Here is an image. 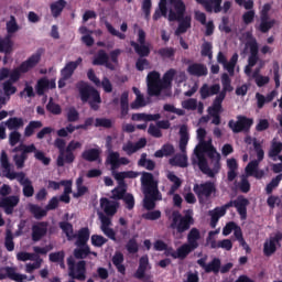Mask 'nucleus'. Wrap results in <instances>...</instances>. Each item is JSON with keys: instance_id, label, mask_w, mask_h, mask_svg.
I'll return each mask as SVG.
<instances>
[{"instance_id": "20e7f679", "label": "nucleus", "mask_w": 282, "mask_h": 282, "mask_svg": "<svg viewBox=\"0 0 282 282\" xmlns=\"http://www.w3.org/2000/svg\"><path fill=\"white\" fill-rule=\"evenodd\" d=\"M77 89L82 102H88L93 111H98V109H100V102H102V99L100 98V93L96 88L89 86L87 82H79L77 84Z\"/></svg>"}, {"instance_id": "dca6fc26", "label": "nucleus", "mask_w": 282, "mask_h": 282, "mask_svg": "<svg viewBox=\"0 0 282 282\" xmlns=\"http://www.w3.org/2000/svg\"><path fill=\"white\" fill-rule=\"evenodd\" d=\"M259 164H261V162L250 161L245 169L246 174L256 180H263V177H265V171L259 170Z\"/></svg>"}, {"instance_id": "412c9836", "label": "nucleus", "mask_w": 282, "mask_h": 282, "mask_svg": "<svg viewBox=\"0 0 282 282\" xmlns=\"http://www.w3.org/2000/svg\"><path fill=\"white\" fill-rule=\"evenodd\" d=\"M19 196H7L0 200V207L4 208L7 215H12L14 207L19 206Z\"/></svg>"}, {"instance_id": "cd10ccee", "label": "nucleus", "mask_w": 282, "mask_h": 282, "mask_svg": "<svg viewBox=\"0 0 282 282\" xmlns=\"http://www.w3.org/2000/svg\"><path fill=\"white\" fill-rule=\"evenodd\" d=\"M210 217V227L217 228V224H219V219L226 215V208L224 206L216 207L208 213Z\"/></svg>"}, {"instance_id": "bb28decb", "label": "nucleus", "mask_w": 282, "mask_h": 282, "mask_svg": "<svg viewBox=\"0 0 282 282\" xmlns=\"http://www.w3.org/2000/svg\"><path fill=\"white\" fill-rule=\"evenodd\" d=\"M149 268V256H142L139 259V267L134 273V279H139V281H142L147 274V270Z\"/></svg>"}, {"instance_id": "a878e982", "label": "nucleus", "mask_w": 282, "mask_h": 282, "mask_svg": "<svg viewBox=\"0 0 282 282\" xmlns=\"http://www.w3.org/2000/svg\"><path fill=\"white\" fill-rule=\"evenodd\" d=\"M207 156L209 158V160H212V164H214L213 167V173H214V177L215 175H217V173H219V169H221V164L219 163L221 160V155L219 153H217V150L214 148H212L209 151L206 152Z\"/></svg>"}, {"instance_id": "13d9d810", "label": "nucleus", "mask_w": 282, "mask_h": 282, "mask_svg": "<svg viewBox=\"0 0 282 282\" xmlns=\"http://www.w3.org/2000/svg\"><path fill=\"white\" fill-rule=\"evenodd\" d=\"M4 248H7L8 252H12L14 250V236L11 230H7Z\"/></svg>"}, {"instance_id": "f3484780", "label": "nucleus", "mask_w": 282, "mask_h": 282, "mask_svg": "<svg viewBox=\"0 0 282 282\" xmlns=\"http://www.w3.org/2000/svg\"><path fill=\"white\" fill-rule=\"evenodd\" d=\"M196 3H199V6H203V8L207 11V12H215V14H219V12H221L223 8H221V2L224 0H195Z\"/></svg>"}, {"instance_id": "2f4dec72", "label": "nucleus", "mask_w": 282, "mask_h": 282, "mask_svg": "<svg viewBox=\"0 0 282 282\" xmlns=\"http://www.w3.org/2000/svg\"><path fill=\"white\" fill-rule=\"evenodd\" d=\"M130 45L133 47L135 54H138L140 58H147V56L151 54V48L147 46V44H139L135 41H131Z\"/></svg>"}, {"instance_id": "6e6d98bb", "label": "nucleus", "mask_w": 282, "mask_h": 282, "mask_svg": "<svg viewBox=\"0 0 282 282\" xmlns=\"http://www.w3.org/2000/svg\"><path fill=\"white\" fill-rule=\"evenodd\" d=\"M126 250L129 252V254H137V252H139V250H140L138 240H135V238L129 239L126 245Z\"/></svg>"}, {"instance_id": "58836bf2", "label": "nucleus", "mask_w": 282, "mask_h": 282, "mask_svg": "<svg viewBox=\"0 0 282 282\" xmlns=\"http://www.w3.org/2000/svg\"><path fill=\"white\" fill-rule=\"evenodd\" d=\"M54 147L58 149L59 154L57 156L56 164L57 166H63V153H65V139L57 138L54 141Z\"/></svg>"}, {"instance_id": "bf43d9fd", "label": "nucleus", "mask_w": 282, "mask_h": 282, "mask_svg": "<svg viewBox=\"0 0 282 282\" xmlns=\"http://www.w3.org/2000/svg\"><path fill=\"white\" fill-rule=\"evenodd\" d=\"M161 58H175V48L173 47H162L158 51Z\"/></svg>"}, {"instance_id": "774afa93", "label": "nucleus", "mask_w": 282, "mask_h": 282, "mask_svg": "<svg viewBox=\"0 0 282 282\" xmlns=\"http://www.w3.org/2000/svg\"><path fill=\"white\" fill-rule=\"evenodd\" d=\"M22 186V193L24 197H32L34 195V186L32 185V181H26Z\"/></svg>"}, {"instance_id": "79ce46f5", "label": "nucleus", "mask_w": 282, "mask_h": 282, "mask_svg": "<svg viewBox=\"0 0 282 282\" xmlns=\"http://www.w3.org/2000/svg\"><path fill=\"white\" fill-rule=\"evenodd\" d=\"M220 268H221V260H219V258H214L205 267V272H206V274H210V272H214V274H219Z\"/></svg>"}, {"instance_id": "69168bd1", "label": "nucleus", "mask_w": 282, "mask_h": 282, "mask_svg": "<svg viewBox=\"0 0 282 282\" xmlns=\"http://www.w3.org/2000/svg\"><path fill=\"white\" fill-rule=\"evenodd\" d=\"M51 263H59V261H65V251L52 252L48 254Z\"/></svg>"}, {"instance_id": "0e129e2a", "label": "nucleus", "mask_w": 282, "mask_h": 282, "mask_svg": "<svg viewBox=\"0 0 282 282\" xmlns=\"http://www.w3.org/2000/svg\"><path fill=\"white\" fill-rule=\"evenodd\" d=\"M67 122H78L80 120V113L74 107H70L66 115Z\"/></svg>"}, {"instance_id": "603ef678", "label": "nucleus", "mask_w": 282, "mask_h": 282, "mask_svg": "<svg viewBox=\"0 0 282 282\" xmlns=\"http://www.w3.org/2000/svg\"><path fill=\"white\" fill-rule=\"evenodd\" d=\"M174 8V12H177L178 17H182L186 12V4L183 0H169Z\"/></svg>"}, {"instance_id": "de8ad7c7", "label": "nucleus", "mask_w": 282, "mask_h": 282, "mask_svg": "<svg viewBox=\"0 0 282 282\" xmlns=\"http://www.w3.org/2000/svg\"><path fill=\"white\" fill-rule=\"evenodd\" d=\"M90 253H91V248H89L88 245L78 247L73 252L75 259H87V257H89Z\"/></svg>"}, {"instance_id": "49530a36", "label": "nucleus", "mask_w": 282, "mask_h": 282, "mask_svg": "<svg viewBox=\"0 0 282 282\" xmlns=\"http://www.w3.org/2000/svg\"><path fill=\"white\" fill-rule=\"evenodd\" d=\"M226 99V93H219L217 97L214 99L212 106V112L214 113H221V104Z\"/></svg>"}, {"instance_id": "864d4df0", "label": "nucleus", "mask_w": 282, "mask_h": 282, "mask_svg": "<svg viewBox=\"0 0 282 282\" xmlns=\"http://www.w3.org/2000/svg\"><path fill=\"white\" fill-rule=\"evenodd\" d=\"M46 110L50 111V113H53V116H61L62 109L61 106L56 102H54V99L51 97L47 105Z\"/></svg>"}, {"instance_id": "e2e57ef3", "label": "nucleus", "mask_w": 282, "mask_h": 282, "mask_svg": "<svg viewBox=\"0 0 282 282\" xmlns=\"http://www.w3.org/2000/svg\"><path fill=\"white\" fill-rule=\"evenodd\" d=\"M7 32L8 34L19 32V24L17 23V18H14V15H11L10 21L7 22Z\"/></svg>"}, {"instance_id": "f03ea898", "label": "nucleus", "mask_w": 282, "mask_h": 282, "mask_svg": "<svg viewBox=\"0 0 282 282\" xmlns=\"http://www.w3.org/2000/svg\"><path fill=\"white\" fill-rule=\"evenodd\" d=\"M195 225V218H193V209H187L182 216L180 212L172 213V223L170 224L171 230L173 231L174 237H181L187 230H191V226Z\"/></svg>"}, {"instance_id": "a18cd8bd", "label": "nucleus", "mask_w": 282, "mask_h": 282, "mask_svg": "<svg viewBox=\"0 0 282 282\" xmlns=\"http://www.w3.org/2000/svg\"><path fill=\"white\" fill-rule=\"evenodd\" d=\"M50 89V79L47 78H41L37 80V84L35 86V91L37 96H44L45 91Z\"/></svg>"}, {"instance_id": "b1692460", "label": "nucleus", "mask_w": 282, "mask_h": 282, "mask_svg": "<svg viewBox=\"0 0 282 282\" xmlns=\"http://www.w3.org/2000/svg\"><path fill=\"white\" fill-rule=\"evenodd\" d=\"M93 65H105L107 69H111L112 72L113 69H116V66H113V64L109 62V55L107 54V52H105V50L98 51L97 55L93 61Z\"/></svg>"}, {"instance_id": "c756f323", "label": "nucleus", "mask_w": 282, "mask_h": 282, "mask_svg": "<svg viewBox=\"0 0 282 282\" xmlns=\"http://www.w3.org/2000/svg\"><path fill=\"white\" fill-rule=\"evenodd\" d=\"M100 153H101L100 149L91 148V149L85 150L82 153V158L86 162H100Z\"/></svg>"}, {"instance_id": "6e6552de", "label": "nucleus", "mask_w": 282, "mask_h": 282, "mask_svg": "<svg viewBox=\"0 0 282 282\" xmlns=\"http://www.w3.org/2000/svg\"><path fill=\"white\" fill-rule=\"evenodd\" d=\"M193 191L198 198L199 204H206V202L217 193V186L215 183L207 181L205 183L194 184Z\"/></svg>"}, {"instance_id": "052dcab7", "label": "nucleus", "mask_w": 282, "mask_h": 282, "mask_svg": "<svg viewBox=\"0 0 282 282\" xmlns=\"http://www.w3.org/2000/svg\"><path fill=\"white\" fill-rule=\"evenodd\" d=\"M2 89L4 91V96H12L17 94V87L14 86L13 82L6 80L2 84Z\"/></svg>"}, {"instance_id": "9d476101", "label": "nucleus", "mask_w": 282, "mask_h": 282, "mask_svg": "<svg viewBox=\"0 0 282 282\" xmlns=\"http://www.w3.org/2000/svg\"><path fill=\"white\" fill-rule=\"evenodd\" d=\"M186 12H183L182 15L177 13V11H173L172 9L169 12V21H177L178 26L175 31L176 36H180V34H186L191 28V15H185Z\"/></svg>"}, {"instance_id": "4c0bfd02", "label": "nucleus", "mask_w": 282, "mask_h": 282, "mask_svg": "<svg viewBox=\"0 0 282 282\" xmlns=\"http://www.w3.org/2000/svg\"><path fill=\"white\" fill-rule=\"evenodd\" d=\"M58 226L64 235H66L68 241H72V239H76V235H74V225L67 221H61Z\"/></svg>"}, {"instance_id": "e433bc0d", "label": "nucleus", "mask_w": 282, "mask_h": 282, "mask_svg": "<svg viewBox=\"0 0 282 282\" xmlns=\"http://www.w3.org/2000/svg\"><path fill=\"white\" fill-rule=\"evenodd\" d=\"M66 6L67 2L65 0H57L51 4V13L54 19H58V17H61Z\"/></svg>"}, {"instance_id": "4be33fe9", "label": "nucleus", "mask_w": 282, "mask_h": 282, "mask_svg": "<svg viewBox=\"0 0 282 282\" xmlns=\"http://www.w3.org/2000/svg\"><path fill=\"white\" fill-rule=\"evenodd\" d=\"M147 147V139L141 138L137 143L128 141L127 144H123L122 151L129 156L133 155V153H138L140 149H144Z\"/></svg>"}, {"instance_id": "37998d69", "label": "nucleus", "mask_w": 282, "mask_h": 282, "mask_svg": "<svg viewBox=\"0 0 282 282\" xmlns=\"http://www.w3.org/2000/svg\"><path fill=\"white\" fill-rule=\"evenodd\" d=\"M29 210L35 219H43V217H47V209H42L39 205H29Z\"/></svg>"}, {"instance_id": "4d7b16f0", "label": "nucleus", "mask_w": 282, "mask_h": 282, "mask_svg": "<svg viewBox=\"0 0 282 282\" xmlns=\"http://www.w3.org/2000/svg\"><path fill=\"white\" fill-rule=\"evenodd\" d=\"M149 96H160L162 94V83L148 84Z\"/></svg>"}, {"instance_id": "aec40b11", "label": "nucleus", "mask_w": 282, "mask_h": 282, "mask_svg": "<svg viewBox=\"0 0 282 282\" xmlns=\"http://www.w3.org/2000/svg\"><path fill=\"white\" fill-rule=\"evenodd\" d=\"M47 235V221H41L32 226V241H41Z\"/></svg>"}, {"instance_id": "393cba45", "label": "nucleus", "mask_w": 282, "mask_h": 282, "mask_svg": "<svg viewBox=\"0 0 282 282\" xmlns=\"http://www.w3.org/2000/svg\"><path fill=\"white\" fill-rule=\"evenodd\" d=\"M220 90L221 86L219 84H214L210 87L208 84H204L199 89L200 98L202 100H206V98H210V96H217Z\"/></svg>"}, {"instance_id": "3c124183", "label": "nucleus", "mask_w": 282, "mask_h": 282, "mask_svg": "<svg viewBox=\"0 0 282 282\" xmlns=\"http://www.w3.org/2000/svg\"><path fill=\"white\" fill-rule=\"evenodd\" d=\"M281 181H282V174H279L275 177H273L271 182L267 184V187H265L267 195H272V191H274V188H276L279 184H281Z\"/></svg>"}, {"instance_id": "c9c22d12", "label": "nucleus", "mask_w": 282, "mask_h": 282, "mask_svg": "<svg viewBox=\"0 0 282 282\" xmlns=\"http://www.w3.org/2000/svg\"><path fill=\"white\" fill-rule=\"evenodd\" d=\"M129 116V93L124 91L120 97V118L124 119Z\"/></svg>"}, {"instance_id": "a19ab883", "label": "nucleus", "mask_w": 282, "mask_h": 282, "mask_svg": "<svg viewBox=\"0 0 282 282\" xmlns=\"http://www.w3.org/2000/svg\"><path fill=\"white\" fill-rule=\"evenodd\" d=\"M167 180H170L173 183L169 193H170V195H174L175 192L178 191L180 187L182 186V178L178 177L177 175H175V173L170 172L167 174Z\"/></svg>"}, {"instance_id": "09e8293b", "label": "nucleus", "mask_w": 282, "mask_h": 282, "mask_svg": "<svg viewBox=\"0 0 282 282\" xmlns=\"http://www.w3.org/2000/svg\"><path fill=\"white\" fill-rule=\"evenodd\" d=\"M253 150L257 153V160H252V162H263V158H265V152L263 151V145L261 142L253 138Z\"/></svg>"}, {"instance_id": "9b49d317", "label": "nucleus", "mask_w": 282, "mask_h": 282, "mask_svg": "<svg viewBox=\"0 0 282 282\" xmlns=\"http://www.w3.org/2000/svg\"><path fill=\"white\" fill-rule=\"evenodd\" d=\"M252 119L246 116H238L237 121L229 120L228 127L231 129L234 133H241V131H250V127H252Z\"/></svg>"}, {"instance_id": "5701e85b", "label": "nucleus", "mask_w": 282, "mask_h": 282, "mask_svg": "<svg viewBox=\"0 0 282 282\" xmlns=\"http://www.w3.org/2000/svg\"><path fill=\"white\" fill-rule=\"evenodd\" d=\"M100 206H101L104 213L108 217H113V215H116V213H118L119 204L116 200H110L108 198H101L100 199Z\"/></svg>"}, {"instance_id": "1a4fd4ad", "label": "nucleus", "mask_w": 282, "mask_h": 282, "mask_svg": "<svg viewBox=\"0 0 282 282\" xmlns=\"http://www.w3.org/2000/svg\"><path fill=\"white\" fill-rule=\"evenodd\" d=\"M67 265L70 279H76L77 281H85L87 279V262L85 260L76 263L74 257L70 256L67 258Z\"/></svg>"}, {"instance_id": "39448f33", "label": "nucleus", "mask_w": 282, "mask_h": 282, "mask_svg": "<svg viewBox=\"0 0 282 282\" xmlns=\"http://www.w3.org/2000/svg\"><path fill=\"white\" fill-rule=\"evenodd\" d=\"M199 239H202L199 229L195 227L192 228L187 235V243H184L177 248L174 259H186L191 252L199 248Z\"/></svg>"}, {"instance_id": "f8f14e48", "label": "nucleus", "mask_w": 282, "mask_h": 282, "mask_svg": "<svg viewBox=\"0 0 282 282\" xmlns=\"http://www.w3.org/2000/svg\"><path fill=\"white\" fill-rule=\"evenodd\" d=\"M129 159L121 156L120 158V152H109V154L106 158V164H110L111 171H116L120 169V166H127L129 164Z\"/></svg>"}, {"instance_id": "680f3d73", "label": "nucleus", "mask_w": 282, "mask_h": 282, "mask_svg": "<svg viewBox=\"0 0 282 282\" xmlns=\"http://www.w3.org/2000/svg\"><path fill=\"white\" fill-rule=\"evenodd\" d=\"M200 55L208 56L213 58V43L212 42H204L200 46Z\"/></svg>"}, {"instance_id": "f257e3e1", "label": "nucleus", "mask_w": 282, "mask_h": 282, "mask_svg": "<svg viewBox=\"0 0 282 282\" xmlns=\"http://www.w3.org/2000/svg\"><path fill=\"white\" fill-rule=\"evenodd\" d=\"M141 188L144 195L143 207L145 210H153L156 202H162V193L153 174L143 172L141 176Z\"/></svg>"}, {"instance_id": "7c9ffc66", "label": "nucleus", "mask_w": 282, "mask_h": 282, "mask_svg": "<svg viewBox=\"0 0 282 282\" xmlns=\"http://www.w3.org/2000/svg\"><path fill=\"white\" fill-rule=\"evenodd\" d=\"M12 47H14V42L10 34L4 37L0 36V54H12Z\"/></svg>"}, {"instance_id": "a211bd4d", "label": "nucleus", "mask_w": 282, "mask_h": 282, "mask_svg": "<svg viewBox=\"0 0 282 282\" xmlns=\"http://www.w3.org/2000/svg\"><path fill=\"white\" fill-rule=\"evenodd\" d=\"M83 64V57H78L75 62H68L66 63L65 67L61 69V76L64 77V79L72 78L74 76V72L78 69V65Z\"/></svg>"}, {"instance_id": "c85d7f7f", "label": "nucleus", "mask_w": 282, "mask_h": 282, "mask_svg": "<svg viewBox=\"0 0 282 282\" xmlns=\"http://www.w3.org/2000/svg\"><path fill=\"white\" fill-rule=\"evenodd\" d=\"M89 237H90L89 227L80 228L75 237V239H77L75 242L77 248H83V246H87V241H89Z\"/></svg>"}, {"instance_id": "338daca9", "label": "nucleus", "mask_w": 282, "mask_h": 282, "mask_svg": "<svg viewBox=\"0 0 282 282\" xmlns=\"http://www.w3.org/2000/svg\"><path fill=\"white\" fill-rule=\"evenodd\" d=\"M95 127H104V129H111L113 127V122L108 118H97L95 120Z\"/></svg>"}, {"instance_id": "4468645a", "label": "nucleus", "mask_w": 282, "mask_h": 282, "mask_svg": "<svg viewBox=\"0 0 282 282\" xmlns=\"http://www.w3.org/2000/svg\"><path fill=\"white\" fill-rule=\"evenodd\" d=\"M248 206H250V200L243 195H239L235 199V208L238 215H240V219L242 221H246V219H248Z\"/></svg>"}, {"instance_id": "f704fd0d", "label": "nucleus", "mask_w": 282, "mask_h": 282, "mask_svg": "<svg viewBox=\"0 0 282 282\" xmlns=\"http://www.w3.org/2000/svg\"><path fill=\"white\" fill-rule=\"evenodd\" d=\"M175 154V147L171 143H165L160 150L154 153V158H171Z\"/></svg>"}, {"instance_id": "5fc2aeb1", "label": "nucleus", "mask_w": 282, "mask_h": 282, "mask_svg": "<svg viewBox=\"0 0 282 282\" xmlns=\"http://www.w3.org/2000/svg\"><path fill=\"white\" fill-rule=\"evenodd\" d=\"M0 164H1L2 169H4L2 171L3 175L12 172L11 167H10V161L8 160V153H6L4 150H2L1 155H0Z\"/></svg>"}, {"instance_id": "473e14b6", "label": "nucleus", "mask_w": 282, "mask_h": 282, "mask_svg": "<svg viewBox=\"0 0 282 282\" xmlns=\"http://www.w3.org/2000/svg\"><path fill=\"white\" fill-rule=\"evenodd\" d=\"M4 124L9 131H18V129H22V127H24L25 122L21 117H11L4 122Z\"/></svg>"}, {"instance_id": "7ed1b4c3", "label": "nucleus", "mask_w": 282, "mask_h": 282, "mask_svg": "<svg viewBox=\"0 0 282 282\" xmlns=\"http://www.w3.org/2000/svg\"><path fill=\"white\" fill-rule=\"evenodd\" d=\"M188 140H191V137L188 135V126L183 124L180 128L178 142L180 151L183 154H176L172 159H170L169 164L171 166H180V169H186V166H188V156L185 155L186 147H188Z\"/></svg>"}, {"instance_id": "423d86ee", "label": "nucleus", "mask_w": 282, "mask_h": 282, "mask_svg": "<svg viewBox=\"0 0 282 282\" xmlns=\"http://www.w3.org/2000/svg\"><path fill=\"white\" fill-rule=\"evenodd\" d=\"M41 63V51H37L31 55L26 61L22 62L21 65L10 70L9 83H19L22 74H28L30 69H34L35 66Z\"/></svg>"}, {"instance_id": "72a5a7b5", "label": "nucleus", "mask_w": 282, "mask_h": 282, "mask_svg": "<svg viewBox=\"0 0 282 282\" xmlns=\"http://www.w3.org/2000/svg\"><path fill=\"white\" fill-rule=\"evenodd\" d=\"M42 127H43V121H39V120L30 121L24 129V138H32V135H34V133H36L39 129H42Z\"/></svg>"}, {"instance_id": "c03bdc74", "label": "nucleus", "mask_w": 282, "mask_h": 282, "mask_svg": "<svg viewBox=\"0 0 282 282\" xmlns=\"http://www.w3.org/2000/svg\"><path fill=\"white\" fill-rule=\"evenodd\" d=\"M138 166L147 169V171L155 170V161L147 159V153H142L140 160L138 161Z\"/></svg>"}, {"instance_id": "ea45409f", "label": "nucleus", "mask_w": 282, "mask_h": 282, "mask_svg": "<svg viewBox=\"0 0 282 282\" xmlns=\"http://www.w3.org/2000/svg\"><path fill=\"white\" fill-rule=\"evenodd\" d=\"M3 177H7V180H17L21 186L26 184V182H30V178L25 177V173L23 172H11L3 174Z\"/></svg>"}, {"instance_id": "8fccbe9b", "label": "nucleus", "mask_w": 282, "mask_h": 282, "mask_svg": "<svg viewBox=\"0 0 282 282\" xmlns=\"http://www.w3.org/2000/svg\"><path fill=\"white\" fill-rule=\"evenodd\" d=\"M221 85H223V91L220 94H224L225 93V96H226V93L227 91H232V80L230 79V76H228L227 73H224L221 75Z\"/></svg>"}, {"instance_id": "ddd939ff", "label": "nucleus", "mask_w": 282, "mask_h": 282, "mask_svg": "<svg viewBox=\"0 0 282 282\" xmlns=\"http://www.w3.org/2000/svg\"><path fill=\"white\" fill-rule=\"evenodd\" d=\"M282 241V232H276L273 237L265 240L263 245L264 257H272L276 252V243Z\"/></svg>"}, {"instance_id": "6ab92c4d", "label": "nucleus", "mask_w": 282, "mask_h": 282, "mask_svg": "<svg viewBox=\"0 0 282 282\" xmlns=\"http://www.w3.org/2000/svg\"><path fill=\"white\" fill-rule=\"evenodd\" d=\"M187 74H189V76H195L196 78H202L208 76V67L202 63H193L188 65Z\"/></svg>"}, {"instance_id": "2eb2a0df", "label": "nucleus", "mask_w": 282, "mask_h": 282, "mask_svg": "<svg viewBox=\"0 0 282 282\" xmlns=\"http://www.w3.org/2000/svg\"><path fill=\"white\" fill-rule=\"evenodd\" d=\"M246 47H249L250 51L248 65H250V67H254V65L259 63V43H257V39L249 40L246 43Z\"/></svg>"}, {"instance_id": "0eeeda50", "label": "nucleus", "mask_w": 282, "mask_h": 282, "mask_svg": "<svg viewBox=\"0 0 282 282\" xmlns=\"http://www.w3.org/2000/svg\"><path fill=\"white\" fill-rule=\"evenodd\" d=\"M213 144L210 142L199 141V144L195 148L194 153L198 160V169L204 173V175H208V177H215V172H213L212 169L208 167V161L206 160V156L204 153H207V151L212 150Z\"/></svg>"}]
</instances>
